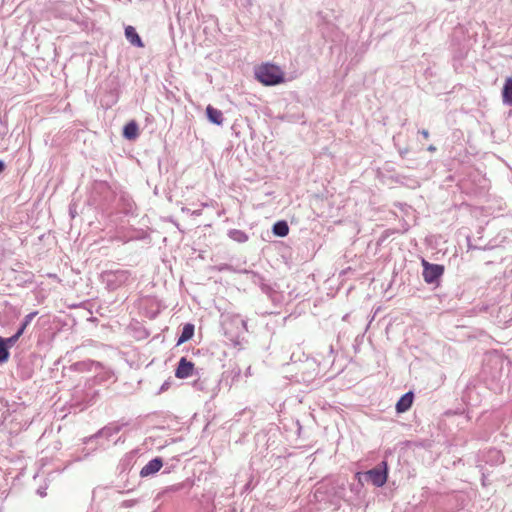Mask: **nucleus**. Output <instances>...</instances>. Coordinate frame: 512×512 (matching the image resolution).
Here are the masks:
<instances>
[{
	"mask_svg": "<svg viewBox=\"0 0 512 512\" xmlns=\"http://www.w3.org/2000/svg\"><path fill=\"white\" fill-rule=\"evenodd\" d=\"M100 277L102 283L110 291L129 285L134 280L131 272L125 269L103 271Z\"/></svg>",
	"mask_w": 512,
	"mask_h": 512,
	"instance_id": "obj_1",
	"label": "nucleus"
},
{
	"mask_svg": "<svg viewBox=\"0 0 512 512\" xmlns=\"http://www.w3.org/2000/svg\"><path fill=\"white\" fill-rule=\"evenodd\" d=\"M256 79L264 85H277L284 81V75L278 66L263 64L255 70Z\"/></svg>",
	"mask_w": 512,
	"mask_h": 512,
	"instance_id": "obj_2",
	"label": "nucleus"
},
{
	"mask_svg": "<svg viewBox=\"0 0 512 512\" xmlns=\"http://www.w3.org/2000/svg\"><path fill=\"white\" fill-rule=\"evenodd\" d=\"M357 476L359 481H361L363 477L365 481L371 482L374 486L382 487L386 483L388 477L387 463L382 461L381 464L366 471L365 473H357Z\"/></svg>",
	"mask_w": 512,
	"mask_h": 512,
	"instance_id": "obj_3",
	"label": "nucleus"
},
{
	"mask_svg": "<svg viewBox=\"0 0 512 512\" xmlns=\"http://www.w3.org/2000/svg\"><path fill=\"white\" fill-rule=\"evenodd\" d=\"M444 272V268L438 264H430L423 260V278L428 284L436 282Z\"/></svg>",
	"mask_w": 512,
	"mask_h": 512,
	"instance_id": "obj_4",
	"label": "nucleus"
},
{
	"mask_svg": "<svg viewBox=\"0 0 512 512\" xmlns=\"http://www.w3.org/2000/svg\"><path fill=\"white\" fill-rule=\"evenodd\" d=\"M194 364L187 360L185 357H182L175 371V376L179 379H185L193 375Z\"/></svg>",
	"mask_w": 512,
	"mask_h": 512,
	"instance_id": "obj_5",
	"label": "nucleus"
},
{
	"mask_svg": "<svg viewBox=\"0 0 512 512\" xmlns=\"http://www.w3.org/2000/svg\"><path fill=\"white\" fill-rule=\"evenodd\" d=\"M163 465L162 459L157 457L150 460L140 471L141 477H147L157 473Z\"/></svg>",
	"mask_w": 512,
	"mask_h": 512,
	"instance_id": "obj_6",
	"label": "nucleus"
},
{
	"mask_svg": "<svg viewBox=\"0 0 512 512\" xmlns=\"http://www.w3.org/2000/svg\"><path fill=\"white\" fill-rule=\"evenodd\" d=\"M247 274L249 275V280L253 284L258 285L264 293L269 294L272 291L271 286L266 282L263 276L253 271L247 272Z\"/></svg>",
	"mask_w": 512,
	"mask_h": 512,
	"instance_id": "obj_7",
	"label": "nucleus"
},
{
	"mask_svg": "<svg viewBox=\"0 0 512 512\" xmlns=\"http://www.w3.org/2000/svg\"><path fill=\"white\" fill-rule=\"evenodd\" d=\"M413 398H414V395H413V392H411V391L402 395L396 404L397 412L402 413V412L407 411L413 403Z\"/></svg>",
	"mask_w": 512,
	"mask_h": 512,
	"instance_id": "obj_8",
	"label": "nucleus"
},
{
	"mask_svg": "<svg viewBox=\"0 0 512 512\" xmlns=\"http://www.w3.org/2000/svg\"><path fill=\"white\" fill-rule=\"evenodd\" d=\"M125 37L129 41V43L135 47L141 48L144 46L140 36L138 35L133 26H127L125 28Z\"/></svg>",
	"mask_w": 512,
	"mask_h": 512,
	"instance_id": "obj_9",
	"label": "nucleus"
},
{
	"mask_svg": "<svg viewBox=\"0 0 512 512\" xmlns=\"http://www.w3.org/2000/svg\"><path fill=\"white\" fill-rule=\"evenodd\" d=\"M121 430V425L117 423H110L109 425L102 428L95 437H104L110 439L112 436L118 434Z\"/></svg>",
	"mask_w": 512,
	"mask_h": 512,
	"instance_id": "obj_10",
	"label": "nucleus"
},
{
	"mask_svg": "<svg viewBox=\"0 0 512 512\" xmlns=\"http://www.w3.org/2000/svg\"><path fill=\"white\" fill-rule=\"evenodd\" d=\"M206 114L209 119V121L216 125H222L224 121L223 113L221 110L216 109L212 107L211 105H208L206 108Z\"/></svg>",
	"mask_w": 512,
	"mask_h": 512,
	"instance_id": "obj_11",
	"label": "nucleus"
},
{
	"mask_svg": "<svg viewBox=\"0 0 512 512\" xmlns=\"http://www.w3.org/2000/svg\"><path fill=\"white\" fill-rule=\"evenodd\" d=\"M194 335V325L187 323L184 325L181 335L177 340V345H180L188 340H190Z\"/></svg>",
	"mask_w": 512,
	"mask_h": 512,
	"instance_id": "obj_12",
	"label": "nucleus"
},
{
	"mask_svg": "<svg viewBox=\"0 0 512 512\" xmlns=\"http://www.w3.org/2000/svg\"><path fill=\"white\" fill-rule=\"evenodd\" d=\"M123 135L126 139L133 140L138 136V125L131 121L124 126Z\"/></svg>",
	"mask_w": 512,
	"mask_h": 512,
	"instance_id": "obj_13",
	"label": "nucleus"
},
{
	"mask_svg": "<svg viewBox=\"0 0 512 512\" xmlns=\"http://www.w3.org/2000/svg\"><path fill=\"white\" fill-rule=\"evenodd\" d=\"M272 231L278 237H285L289 233V226L286 221H278L273 225Z\"/></svg>",
	"mask_w": 512,
	"mask_h": 512,
	"instance_id": "obj_14",
	"label": "nucleus"
},
{
	"mask_svg": "<svg viewBox=\"0 0 512 512\" xmlns=\"http://www.w3.org/2000/svg\"><path fill=\"white\" fill-rule=\"evenodd\" d=\"M503 102L512 105V78H508L503 87Z\"/></svg>",
	"mask_w": 512,
	"mask_h": 512,
	"instance_id": "obj_15",
	"label": "nucleus"
},
{
	"mask_svg": "<svg viewBox=\"0 0 512 512\" xmlns=\"http://www.w3.org/2000/svg\"><path fill=\"white\" fill-rule=\"evenodd\" d=\"M228 236H229V238H231L232 240H234L238 243H244L248 240V235L244 231L239 230V229L229 230Z\"/></svg>",
	"mask_w": 512,
	"mask_h": 512,
	"instance_id": "obj_16",
	"label": "nucleus"
},
{
	"mask_svg": "<svg viewBox=\"0 0 512 512\" xmlns=\"http://www.w3.org/2000/svg\"><path fill=\"white\" fill-rule=\"evenodd\" d=\"M37 314H38L37 311H33V312L27 314L24 317L23 322L21 323L20 327L17 330V332L20 335H23V333H24L25 329L27 328V326L32 322V320L36 317Z\"/></svg>",
	"mask_w": 512,
	"mask_h": 512,
	"instance_id": "obj_17",
	"label": "nucleus"
},
{
	"mask_svg": "<svg viewBox=\"0 0 512 512\" xmlns=\"http://www.w3.org/2000/svg\"><path fill=\"white\" fill-rule=\"evenodd\" d=\"M9 355V347L4 343V338L0 337V364L7 362Z\"/></svg>",
	"mask_w": 512,
	"mask_h": 512,
	"instance_id": "obj_18",
	"label": "nucleus"
},
{
	"mask_svg": "<svg viewBox=\"0 0 512 512\" xmlns=\"http://www.w3.org/2000/svg\"><path fill=\"white\" fill-rule=\"evenodd\" d=\"M192 486V482L190 481H185V482H182V483H178V484H175V485H172L170 487H168L167 491H170V492H177V491H180L184 488H191Z\"/></svg>",
	"mask_w": 512,
	"mask_h": 512,
	"instance_id": "obj_19",
	"label": "nucleus"
},
{
	"mask_svg": "<svg viewBox=\"0 0 512 512\" xmlns=\"http://www.w3.org/2000/svg\"><path fill=\"white\" fill-rule=\"evenodd\" d=\"M22 335H20L17 331L14 335H12L11 337L9 338H4V343H6V345L8 347H12L17 341L18 339L21 337Z\"/></svg>",
	"mask_w": 512,
	"mask_h": 512,
	"instance_id": "obj_20",
	"label": "nucleus"
},
{
	"mask_svg": "<svg viewBox=\"0 0 512 512\" xmlns=\"http://www.w3.org/2000/svg\"><path fill=\"white\" fill-rule=\"evenodd\" d=\"M497 460V462L502 463L504 461L503 455L498 450H493L490 452Z\"/></svg>",
	"mask_w": 512,
	"mask_h": 512,
	"instance_id": "obj_21",
	"label": "nucleus"
},
{
	"mask_svg": "<svg viewBox=\"0 0 512 512\" xmlns=\"http://www.w3.org/2000/svg\"><path fill=\"white\" fill-rule=\"evenodd\" d=\"M419 133L426 139L429 137V132L426 129L419 131Z\"/></svg>",
	"mask_w": 512,
	"mask_h": 512,
	"instance_id": "obj_22",
	"label": "nucleus"
},
{
	"mask_svg": "<svg viewBox=\"0 0 512 512\" xmlns=\"http://www.w3.org/2000/svg\"><path fill=\"white\" fill-rule=\"evenodd\" d=\"M240 323H241V325L243 326V329H244L245 331H247V322H246L245 320H243V319H240Z\"/></svg>",
	"mask_w": 512,
	"mask_h": 512,
	"instance_id": "obj_23",
	"label": "nucleus"
},
{
	"mask_svg": "<svg viewBox=\"0 0 512 512\" xmlns=\"http://www.w3.org/2000/svg\"><path fill=\"white\" fill-rule=\"evenodd\" d=\"M132 505H133V501H124L123 502V506H125V507H130Z\"/></svg>",
	"mask_w": 512,
	"mask_h": 512,
	"instance_id": "obj_24",
	"label": "nucleus"
},
{
	"mask_svg": "<svg viewBox=\"0 0 512 512\" xmlns=\"http://www.w3.org/2000/svg\"><path fill=\"white\" fill-rule=\"evenodd\" d=\"M5 169L4 162L0 160V173L3 172Z\"/></svg>",
	"mask_w": 512,
	"mask_h": 512,
	"instance_id": "obj_25",
	"label": "nucleus"
},
{
	"mask_svg": "<svg viewBox=\"0 0 512 512\" xmlns=\"http://www.w3.org/2000/svg\"><path fill=\"white\" fill-rule=\"evenodd\" d=\"M435 150H436V147H435V146H433V145H430V146L428 147V151H430V152H434Z\"/></svg>",
	"mask_w": 512,
	"mask_h": 512,
	"instance_id": "obj_26",
	"label": "nucleus"
},
{
	"mask_svg": "<svg viewBox=\"0 0 512 512\" xmlns=\"http://www.w3.org/2000/svg\"><path fill=\"white\" fill-rule=\"evenodd\" d=\"M38 493H39V494H40V496H42V497L46 495V493H45L44 491H41V490H38Z\"/></svg>",
	"mask_w": 512,
	"mask_h": 512,
	"instance_id": "obj_27",
	"label": "nucleus"
},
{
	"mask_svg": "<svg viewBox=\"0 0 512 512\" xmlns=\"http://www.w3.org/2000/svg\"><path fill=\"white\" fill-rule=\"evenodd\" d=\"M407 153V150L400 151L401 156L403 157Z\"/></svg>",
	"mask_w": 512,
	"mask_h": 512,
	"instance_id": "obj_28",
	"label": "nucleus"
},
{
	"mask_svg": "<svg viewBox=\"0 0 512 512\" xmlns=\"http://www.w3.org/2000/svg\"><path fill=\"white\" fill-rule=\"evenodd\" d=\"M193 214L195 215H200L201 214V211H194Z\"/></svg>",
	"mask_w": 512,
	"mask_h": 512,
	"instance_id": "obj_29",
	"label": "nucleus"
}]
</instances>
